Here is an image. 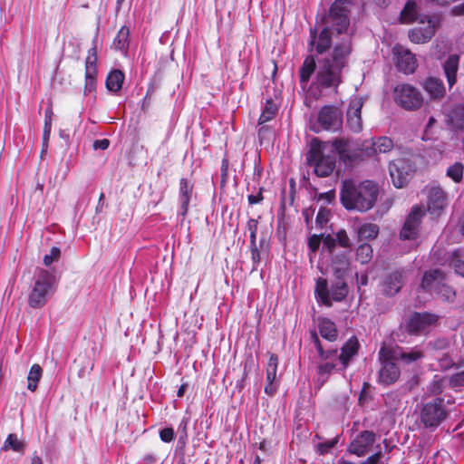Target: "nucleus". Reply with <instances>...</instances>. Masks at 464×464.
Segmentation results:
<instances>
[{
    "instance_id": "nucleus-1",
    "label": "nucleus",
    "mask_w": 464,
    "mask_h": 464,
    "mask_svg": "<svg viewBox=\"0 0 464 464\" xmlns=\"http://www.w3.org/2000/svg\"><path fill=\"white\" fill-rule=\"evenodd\" d=\"M310 52L299 71L300 86L304 92V102L307 108L305 140L306 151L304 153V169L303 174V186L310 189L314 200L319 201L317 194V182L319 179V72L315 73V56L319 54V41L316 36V27L310 31Z\"/></svg>"
},
{
    "instance_id": "nucleus-2",
    "label": "nucleus",
    "mask_w": 464,
    "mask_h": 464,
    "mask_svg": "<svg viewBox=\"0 0 464 464\" xmlns=\"http://www.w3.org/2000/svg\"><path fill=\"white\" fill-rule=\"evenodd\" d=\"M351 5L350 0H335L324 18V22L331 25L321 31V54L332 46L334 51L323 58L321 85L336 88L340 82L341 70L351 49L347 34Z\"/></svg>"
},
{
    "instance_id": "nucleus-3",
    "label": "nucleus",
    "mask_w": 464,
    "mask_h": 464,
    "mask_svg": "<svg viewBox=\"0 0 464 464\" xmlns=\"http://www.w3.org/2000/svg\"><path fill=\"white\" fill-rule=\"evenodd\" d=\"M378 194L377 185L370 180L360 183L345 180L341 190V201L348 210L365 212L374 206Z\"/></svg>"
},
{
    "instance_id": "nucleus-4",
    "label": "nucleus",
    "mask_w": 464,
    "mask_h": 464,
    "mask_svg": "<svg viewBox=\"0 0 464 464\" xmlns=\"http://www.w3.org/2000/svg\"><path fill=\"white\" fill-rule=\"evenodd\" d=\"M57 285L58 278L53 272L37 269L28 295L29 306L34 309L44 307L55 293Z\"/></svg>"
},
{
    "instance_id": "nucleus-5",
    "label": "nucleus",
    "mask_w": 464,
    "mask_h": 464,
    "mask_svg": "<svg viewBox=\"0 0 464 464\" xmlns=\"http://www.w3.org/2000/svg\"><path fill=\"white\" fill-rule=\"evenodd\" d=\"M396 359L393 357L392 349L385 345L379 351V362L381 367L378 372V382L382 385H391L396 382L401 375L399 367L396 365Z\"/></svg>"
},
{
    "instance_id": "nucleus-6",
    "label": "nucleus",
    "mask_w": 464,
    "mask_h": 464,
    "mask_svg": "<svg viewBox=\"0 0 464 464\" xmlns=\"http://www.w3.org/2000/svg\"><path fill=\"white\" fill-rule=\"evenodd\" d=\"M347 142L343 140H335L333 142H322L321 141V154L327 148H330L333 152L337 154L341 160L343 161H351L352 156L350 155L347 149ZM335 168V157L334 156H327L323 157L321 155V177L328 176L333 172Z\"/></svg>"
},
{
    "instance_id": "nucleus-7",
    "label": "nucleus",
    "mask_w": 464,
    "mask_h": 464,
    "mask_svg": "<svg viewBox=\"0 0 464 464\" xmlns=\"http://www.w3.org/2000/svg\"><path fill=\"white\" fill-rule=\"evenodd\" d=\"M395 102L408 111L419 109L423 102L421 92L411 84H398L393 91Z\"/></svg>"
},
{
    "instance_id": "nucleus-8",
    "label": "nucleus",
    "mask_w": 464,
    "mask_h": 464,
    "mask_svg": "<svg viewBox=\"0 0 464 464\" xmlns=\"http://www.w3.org/2000/svg\"><path fill=\"white\" fill-rule=\"evenodd\" d=\"M416 169L411 160L406 158L395 159L389 164V173L392 184L398 188L405 187L412 178Z\"/></svg>"
},
{
    "instance_id": "nucleus-9",
    "label": "nucleus",
    "mask_w": 464,
    "mask_h": 464,
    "mask_svg": "<svg viewBox=\"0 0 464 464\" xmlns=\"http://www.w3.org/2000/svg\"><path fill=\"white\" fill-rule=\"evenodd\" d=\"M448 412L442 399L424 403L420 412V421L425 428H436L446 418Z\"/></svg>"
},
{
    "instance_id": "nucleus-10",
    "label": "nucleus",
    "mask_w": 464,
    "mask_h": 464,
    "mask_svg": "<svg viewBox=\"0 0 464 464\" xmlns=\"http://www.w3.org/2000/svg\"><path fill=\"white\" fill-rule=\"evenodd\" d=\"M419 26L409 31V38L414 44L429 42L440 26V18L438 15L424 16L420 18Z\"/></svg>"
},
{
    "instance_id": "nucleus-11",
    "label": "nucleus",
    "mask_w": 464,
    "mask_h": 464,
    "mask_svg": "<svg viewBox=\"0 0 464 464\" xmlns=\"http://www.w3.org/2000/svg\"><path fill=\"white\" fill-rule=\"evenodd\" d=\"M343 126V112L336 106H324L321 109V128L336 131Z\"/></svg>"
},
{
    "instance_id": "nucleus-12",
    "label": "nucleus",
    "mask_w": 464,
    "mask_h": 464,
    "mask_svg": "<svg viewBox=\"0 0 464 464\" xmlns=\"http://www.w3.org/2000/svg\"><path fill=\"white\" fill-rule=\"evenodd\" d=\"M97 55L96 49L91 48L85 61V84L84 94L88 95L95 91L97 84Z\"/></svg>"
},
{
    "instance_id": "nucleus-13",
    "label": "nucleus",
    "mask_w": 464,
    "mask_h": 464,
    "mask_svg": "<svg viewBox=\"0 0 464 464\" xmlns=\"http://www.w3.org/2000/svg\"><path fill=\"white\" fill-rule=\"evenodd\" d=\"M326 282L321 279V303L330 306V298L340 302L345 298L348 293V287L343 278H337V282L333 285L330 292H325Z\"/></svg>"
},
{
    "instance_id": "nucleus-14",
    "label": "nucleus",
    "mask_w": 464,
    "mask_h": 464,
    "mask_svg": "<svg viewBox=\"0 0 464 464\" xmlns=\"http://www.w3.org/2000/svg\"><path fill=\"white\" fill-rule=\"evenodd\" d=\"M438 317L429 313H415L408 322L407 329L411 334H421L437 322Z\"/></svg>"
},
{
    "instance_id": "nucleus-15",
    "label": "nucleus",
    "mask_w": 464,
    "mask_h": 464,
    "mask_svg": "<svg viewBox=\"0 0 464 464\" xmlns=\"http://www.w3.org/2000/svg\"><path fill=\"white\" fill-rule=\"evenodd\" d=\"M395 63L399 71L405 74L414 72L417 68V60L415 55L408 49L402 46L394 48Z\"/></svg>"
},
{
    "instance_id": "nucleus-16",
    "label": "nucleus",
    "mask_w": 464,
    "mask_h": 464,
    "mask_svg": "<svg viewBox=\"0 0 464 464\" xmlns=\"http://www.w3.org/2000/svg\"><path fill=\"white\" fill-rule=\"evenodd\" d=\"M424 212L419 207H414L411 212L409 214L401 230V237L403 239H413L416 237L420 219Z\"/></svg>"
},
{
    "instance_id": "nucleus-17",
    "label": "nucleus",
    "mask_w": 464,
    "mask_h": 464,
    "mask_svg": "<svg viewBox=\"0 0 464 464\" xmlns=\"http://www.w3.org/2000/svg\"><path fill=\"white\" fill-rule=\"evenodd\" d=\"M362 104V99L359 97H355L350 102L347 111V125L353 132H359L362 129V121L361 117Z\"/></svg>"
},
{
    "instance_id": "nucleus-18",
    "label": "nucleus",
    "mask_w": 464,
    "mask_h": 464,
    "mask_svg": "<svg viewBox=\"0 0 464 464\" xmlns=\"http://www.w3.org/2000/svg\"><path fill=\"white\" fill-rule=\"evenodd\" d=\"M428 190V210L437 215L446 206V196L444 191L436 185L427 188Z\"/></svg>"
},
{
    "instance_id": "nucleus-19",
    "label": "nucleus",
    "mask_w": 464,
    "mask_h": 464,
    "mask_svg": "<svg viewBox=\"0 0 464 464\" xmlns=\"http://www.w3.org/2000/svg\"><path fill=\"white\" fill-rule=\"evenodd\" d=\"M277 366L278 357L276 354L271 353L266 367V384L265 386V392L268 395H274L278 387V382L276 381Z\"/></svg>"
},
{
    "instance_id": "nucleus-20",
    "label": "nucleus",
    "mask_w": 464,
    "mask_h": 464,
    "mask_svg": "<svg viewBox=\"0 0 464 464\" xmlns=\"http://www.w3.org/2000/svg\"><path fill=\"white\" fill-rule=\"evenodd\" d=\"M392 149L393 141L386 136H382L375 141L364 142L362 145V150L368 157H372L379 153H387Z\"/></svg>"
},
{
    "instance_id": "nucleus-21",
    "label": "nucleus",
    "mask_w": 464,
    "mask_h": 464,
    "mask_svg": "<svg viewBox=\"0 0 464 464\" xmlns=\"http://www.w3.org/2000/svg\"><path fill=\"white\" fill-rule=\"evenodd\" d=\"M375 440V434L372 431L365 430L357 436L351 443L349 450L351 453L359 457L363 456L370 446Z\"/></svg>"
},
{
    "instance_id": "nucleus-22",
    "label": "nucleus",
    "mask_w": 464,
    "mask_h": 464,
    "mask_svg": "<svg viewBox=\"0 0 464 464\" xmlns=\"http://www.w3.org/2000/svg\"><path fill=\"white\" fill-rule=\"evenodd\" d=\"M193 186L189 184V182L186 179H181L179 181V215H180L183 218L186 217L188 205L190 202L191 195H192Z\"/></svg>"
},
{
    "instance_id": "nucleus-23",
    "label": "nucleus",
    "mask_w": 464,
    "mask_h": 464,
    "mask_svg": "<svg viewBox=\"0 0 464 464\" xmlns=\"http://www.w3.org/2000/svg\"><path fill=\"white\" fill-rule=\"evenodd\" d=\"M445 279L444 274L439 269H432L425 272L421 281V287L424 290L434 291L436 287Z\"/></svg>"
},
{
    "instance_id": "nucleus-24",
    "label": "nucleus",
    "mask_w": 464,
    "mask_h": 464,
    "mask_svg": "<svg viewBox=\"0 0 464 464\" xmlns=\"http://www.w3.org/2000/svg\"><path fill=\"white\" fill-rule=\"evenodd\" d=\"M322 241L324 246L330 251L335 246L336 241L343 247L350 246V239L344 230L338 231L334 237L332 235L324 236V233H321V242Z\"/></svg>"
},
{
    "instance_id": "nucleus-25",
    "label": "nucleus",
    "mask_w": 464,
    "mask_h": 464,
    "mask_svg": "<svg viewBox=\"0 0 464 464\" xmlns=\"http://www.w3.org/2000/svg\"><path fill=\"white\" fill-rule=\"evenodd\" d=\"M422 86L431 99H440L445 95V87L440 79L429 77L425 80Z\"/></svg>"
},
{
    "instance_id": "nucleus-26",
    "label": "nucleus",
    "mask_w": 464,
    "mask_h": 464,
    "mask_svg": "<svg viewBox=\"0 0 464 464\" xmlns=\"http://www.w3.org/2000/svg\"><path fill=\"white\" fill-rule=\"evenodd\" d=\"M403 285V277L402 273L394 272L391 274L383 285V291L387 295H396Z\"/></svg>"
},
{
    "instance_id": "nucleus-27",
    "label": "nucleus",
    "mask_w": 464,
    "mask_h": 464,
    "mask_svg": "<svg viewBox=\"0 0 464 464\" xmlns=\"http://www.w3.org/2000/svg\"><path fill=\"white\" fill-rule=\"evenodd\" d=\"M459 58L458 55L453 54L447 58L443 63V69L450 87H452L456 82V75L459 68Z\"/></svg>"
},
{
    "instance_id": "nucleus-28",
    "label": "nucleus",
    "mask_w": 464,
    "mask_h": 464,
    "mask_svg": "<svg viewBox=\"0 0 464 464\" xmlns=\"http://www.w3.org/2000/svg\"><path fill=\"white\" fill-rule=\"evenodd\" d=\"M447 123L453 129H464V105H455L447 116Z\"/></svg>"
},
{
    "instance_id": "nucleus-29",
    "label": "nucleus",
    "mask_w": 464,
    "mask_h": 464,
    "mask_svg": "<svg viewBox=\"0 0 464 464\" xmlns=\"http://www.w3.org/2000/svg\"><path fill=\"white\" fill-rule=\"evenodd\" d=\"M358 347L359 343L355 338H350L342 347V352L338 358L344 367L348 364L349 360L357 353Z\"/></svg>"
},
{
    "instance_id": "nucleus-30",
    "label": "nucleus",
    "mask_w": 464,
    "mask_h": 464,
    "mask_svg": "<svg viewBox=\"0 0 464 464\" xmlns=\"http://www.w3.org/2000/svg\"><path fill=\"white\" fill-rule=\"evenodd\" d=\"M392 354L397 361L401 360L405 363H411L423 357L422 352L417 349H412L410 351H403L400 348L392 349Z\"/></svg>"
},
{
    "instance_id": "nucleus-31",
    "label": "nucleus",
    "mask_w": 464,
    "mask_h": 464,
    "mask_svg": "<svg viewBox=\"0 0 464 464\" xmlns=\"http://www.w3.org/2000/svg\"><path fill=\"white\" fill-rule=\"evenodd\" d=\"M124 73L120 70L111 71L106 79V87L110 92H119L124 81Z\"/></svg>"
},
{
    "instance_id": "nucleus-32",
    "label": "nucleus",
    "mask_w": 464,
    "mask_h": 464,
    "mask_svg": "<svg viewBox=\"0 0 464 464\" xmlns=\"http://www.w3.org/2000/svg\"><path fill=\"white\" fill-rule=\"evenodd\" d=\"M447 262L451 267H453L458 275L464 277L463 252L460 249H456L449 253Z\"/></svg>"
},
{
    "instance_id": "nucleus-33",
    "label": "nucleus",
    "mask_w": 464,
    "mask_h": 464,
    "mask_svg": "<svg viewBox=\"0 0 464 464\" xmlns=\"http://www.w3.org/2000/svg\"><path fill=\"white\" fill-rule=\"evenodd\" d=\"M424 14H418L416 4L413 2H408L404 6L401 14V19L403 23H420V18L424 17Z\"/></svg>"
},
{
    "instance_id": "nucleus-34",
    "label": "nucleus",
    "mask_w": 464,
    "mask_h": 464,
    "mask_svg": "<svg viewBox=\"0 0 464 464\" xmlns=\"http://www.w3.org/2000/svg\"><path fill=\"white\" fill-rule=\"evenodd\" d=\"M130 29L127 26H122L113 40V47L123 53H127L130 44Z\"/></svg>"
},
{
    "instance_id": "nucleus-35",
    "label": "nucleus",
    "mask_w": 464,
    "mask_h": 464,
    "mask_svg": "<svg viewBox=\"0 0 464 464\" xmlns=\"http://www.w3.org/2000/svg\"><path fill=\"white\" fill-rule=\"evenodd\" d=\"M321 337L329 342H334L338 337V331L334 322L328 319L321 320Z\"/></svg>"
},
{
    "instance_id": "nucleus-36",
    "label": "nucleus",
    "mask_w": 464,
    "mask_h": 464,
    "mask_svg": "<svg viewBox=\"0 0 464 464\" xmlns=\"http://www.w3.org/2000/svg\"><path fill=\"white\" fill-rule=\"evenodd\" d=\"M43 375V369L39 364H33L27 375V389L34 392Z\"/></svg>"
},
{
    "instance_id": "nucleus-37",
    "label": "nucleus",
    "mask_w": 464,
    "mask_h": 464,
    "mask_svg": "<svg viewBox=\"0 0 464 464\" xmlns=\"http://www.w3.org/2000/svg\"><path fill=\"white\" fill-rule=\"evenodd\" d=\"M308 256L311 266L319 268V260H316V251L319 248V235L312 234L308 237Z\"/></svg>"
},
{
    "instance_id": "nucleus-38",
    "label": "nucleus",
    "mask_w": 464,
    "mask_h": 464,
    "mask_svg": "<svg viewBox=\"0 0 464 464\" xmlns=\"http://www.w3.org/2000/svg\"><path fill=\"white\" fill-rule=\"evenodd\" d=\"M379 233V227L377 225L368 223L361 226L358 230V237L360 240L373 239Z\"/></svg>"
},
{
    "instance_id": "nucleus-39",
    "label": "nucleus",
    "mask_w": 464,
    "mask_h": 464,
    "mask_svg": "<svg viewBox=\"0 0 464 464\" xmlns=\"http://www.w3.org/2000/svg\"><path fill=\"white\" fill-rule=\"evenodd\" d=\"M277 111V106L272 100H267L258 120V125H263L274 119Z\"/></svg>"
},
{
    "instance_id": "nucleus-40",
    "label": "nucleus",
    "mask_w": 464,
    "mask_h": 464,
    "mask_svg": "<svg viewBox=\"0 0 464 464\" xmlns=\"http://www.w3.org/2000/svg\"><path fill=\"white\" fill-rule=\"evenodd\" d=\"M348 267L349 260L345 256H339L333 262V269L337 278H343Z\"/></svg>"
},
{
    "instance_id": "nucleus-41",
    "label": "nucleus",
    "mask_w": 464,
    "mask_h": 464,
    "mask_svg": "<svg viewBox=\"0 0 464 464\" xmlns=\"http://www.w3.org/2000/svg\"><path fill=\"white\" fill-rule=\"evenodd\" d=\"M435 293L443 300L453 302L456 297L455 290L443 283V281L436 287Z\"/></svg>"
},
{
    "instance_id": "nucleus-42",
    "label": "nucleus",
    "mask_w": 464,
    "mask_h": 464,
    "mask_svg": "<svg viewBox=\"0 0 464 464\" xmlns=\"http://www.w3.org/2000/svg\"><path fill=\"white\" fill-rule=\"evenodd\" d=\"M357 260L362 264H367L372 258V248L369 244L360 245L356 250Z\"/></svg>"
},
{
    "instance_id": "nucleus-43",
    "label": "nucleus",
    "mask_w": 464,
    "mask_h": 464,
    "mask_svg": "<svg viewBox=\"0 0 464 464\" xmlns=\"http://www.w3.org/2000/svg\"><path fill=\"white\" fill-rule=\"evenodd\" d=\"M384 401L385 405L392 412H396L397 411H399L401 405L399 395L394 392L387 393L384 396Z\"/></svg>"
},
{
    "instance_id": "nucleus-44",
    "label": "nucleus",
    "mask_w": 464,
    "mask_h": 464,
    "mask_svg": "<svg viewBox=\"0 0 464 464\" xmlns=\"http://www.w3.org/2000/svg\"><path fill=\"white\" fill-rule=\"evenodd\" d=\"M5 449H11L14 451L20 452L24 450L23 443L18 440L15 434H9L4 445Z\"/></svg>"
},
{
    "instance_id": "nucleus-45",
    "label": "nucleus",
    "mask_w": 464,
    "mask_h": 464,
    "mask_svg": "<svg viewBox=\"0 0 464 464\" xmlns=\"http://www.w3.org/2000/svg\"><path fill=\"white\" fill-rule=\"evenodd\" d=\"M463 169L464 168L461 163L456 162L448 169L447 175L455 182H459L462 179Z\"/></svg>"
},
{
    "instance_id": "nucleus-46",
    "label": "nucleus",
    "mask_w": 464,
    "mask_h": 464,
    "mask_svg": "<svg viewBox=\"0 0 464 464\" xmlns=\"http://www.w3.org/2000/svg\"><path fill=\"white\" fill-rule=\"evenodd\" d=\"M52 116H53V111L51 109H47L45 111V114H44V133H43V139H44V142H47L49 138H50V133H51V130H52Z\"/></svg>"
},
{
    "instance_id": "nucleus-47",
    "label": "nucleus",
    "mask_w": 464,
    "mask_h": 464,
    "mask_svg": "<svg viewBox=\"0 0 464 464\" xmlns=\"http://www.w3.org/2000/svg\"><path fill=\"white\" fill-rule=\"evenodd\" d=\"M60 256H61V250H60V248L57 247V246H53L50 249L49 254H46L44 256V264L46 266H50L53 262L58 261Z\"/></svg>"
},
{
    "instance_id": "nucleus-48",
    "label": "nucleus",
    "mask_w": 464,
    "mask_h": 464,
    "mask_svg": "<svg viewBox=\"0 0 464 464\" xmlns=\"http://www.w3.org/2000/svg\"><path fill=\"white\" fill-rule=\"evenodd\" d=\"M247 229L249 231L250 244L251 246H255L256 240L257 221L256 219H250L247 222Z\"/></svg>"
},
{
    "instance_id": "nucleus-49",
    "label": "nucleus",
    "mask_w": 464,
    "mask_h": 464,
    "mask_svg": "<svg viewBox=\"0 0 464 464\" xmlns=\"http://www.w3.org/2000/svg\"><path fill=\"white\" fill-rule=\"evenodd\" d=\"M449 383L452 388L464 386V371L453 374L450 378Z\"/></svg>"
},
{
    "instance_id": "nucleus-50",
    "label": "nucleus",
    "mask_w": 464,
    "mask_h": 464,
    "mask_svg": "<svg viewBox=\"0 0 464 464\" xmlns=\"http://www.w3.org/2000/svg\"><path fill=\"white\" fill-rule=\"evenodd\" d=\"M175 432L172 428H164L160 431V438L163 442L169 443L174 440Z\"/></svg>"
},
{
    "instance_id": "nucleus-51",
    "label": "nucleus",
    "mask_w": 464,
    "mask_h": 464,
    "mask_svg": "<svg viewBox=\"0 0 464 464\" xmlns=\"http://www.w3.org/2000/svg\"><path fill=\"white\" fill-rule=\"evenodd\" d=\"M443 379L439 377V376H435L434 377V380L432 381V382L430 383V392L432 393V394H440L442 392V382H443Z\"/></svg>"
},
{
    "instance_id": "nucleus-52",
    "label": "nucleus",
    "mask_w": 464,
    "mask_h": 464,
    "mask_svg": "<svg viewBox=\"0 0 464 464\" xmlns=\"http://www.w3.org/2000/svg\"><path fill=\"white\" fill-rule=\"evenodd\" d=\"M314 215V209L312 208H307L303 210V217L304 218L307 229L310 231L313 228L312 220Z\"/></svg>"
},
{
    "instance_id": "nucleus-53",
    "label": "nucleus",
    "mask_w": 464,
    "mask_h": 464,
    "mask_svg": "<svg viewBox=\"0 0 464 464\" xmlns=\"http://www.w3.org/2000/svg\"><path fill=\"white\" fill-rule=\"evenodd\" d=\"M339 436H335L334 439L321 442V454L328 452L332 448L335 446L338 441Z\"/></svg>"
},
{
    "instance_id": "nucleus-54",
    "label": "nucleus",
    "mask_w": 464,
    "mask_h": 464,
    "mask_svg": "<svg viewBox=\"0 0 464 464\" xmlns=\"http://www.w3.org/2000/svg\"><path fill=\"white\" fill-rule=\"evenodd\" d=\"M432 346L437 350H445L450 346V341L445 338L437 339L432 343Z\"/></svg>"
},
{
    "instance_id": "nucleus-55",
    "label": "nucleus",
    "mask_w": 464,
    "mask_h": 464,
    "mask_svg": "<svg viewBox=\"0 0 464 464\" xmlns=\"http://www.w3.org/2000/svg\"><path fill=\"white\" fill-rule=\"evenodd\" d=\"M326 201L327 203H332L335 200V191L334 189L328 190L326 192L321 193V201Z\"/></svg>"
},
{
    "instance_id": "nucleus-56",
    "label": "nucleus",
    "mask_w": 464,
    "mask_h": 464,
    "mask_svg": "<svg viewBox=\"0 0 464 464\" xmlns=\"http://www.w3.org/2000/svg\"><path fill=\"white\" fill-rule=\"evenodd\" d=\"M269 134H271L270 129L265 124L260 125V128L258 129V138L260 141L262 142L265 139H268Z\"/></svg>"
},
{
    "instance_id": "nucleus-57",
    "label": "nucleus",
    "mask_w": 464,
    "mask_h": 464,
    "mask_svg": "<svg viewBox=\"0 0 464 464\" xmlns=\"http://www.w3.org/2000/svg\"><path fill=\"white\" fill-rule=\"evenodd\" d=\"M110 145V141L107 139L97 140L93 143L95 150H106Z\"/></svg>"
},
{
    "instance_id": "nucleus-58",
    "label": "nucleus",
    "mask_w": 464,
    "mask_h": 464,
    "mask_svg": "<svg viewBox=\"0 0 464 464\" xmlns=\"http://www.w3.org/2000/svg\"><path fill=\"white\" fill-rule=\"evenodd\" d=\"M247 198L249 204L254 205L261 202L263 200V196L261 192H258L256 195H249Z\"/></svg>"
},
{
    "instance_id": "nucleus-59",
    "label": "nucleus",
    "mask_w": 464,
    "mask_h": 464,
    "mask_svg": "<svg viewBox=\"0 0 464 464\" xmlns=\"http://www.w3.org/2000/svg\"><path fill=\"white\" fill-rule=\"evenodd\" d=\"M381 457V453H375L369 458H367L361 464H377Z\"/></svg>"
},
{
    "instance_id": "nucleus-60",
    "label": "nucleus",
    "mask_w": 464,
    "mask_h": 464,
    "mask_svg": "<svg viewBox=\"0 0 464 464\" xmlns=\"http://www.w3.org/2000/svg\"><path fill=\"white\" fill-rule=\"evenodd\" d=\"M310 335H311V338L314 341L315 349L317 351H319V337H318V334H317V332H316L315 328H313V329L310 330Z\"/></svg>"
},
{
    "instance_id": "nucleus-61",
    "label": "nucleus",
    "mask_w": 464,
    "mask_h": 464,
    "mask_svg": "<svg viewBox=\"0 0 464 464\" xmlns=\"http://www.w3.org/2000/svg\"><path fill=\"white\" fill-rule=\"evenodd\" d=\"M334 367L335 364L333 362H325L324 365H321V376L324 372H330Z\"/></svg>"
},
{
    "instance_id": "nucleus-62",
    "label": "nucleus",
    "mask_w": 464,
    "mask_h": 464,
    "mask_svg": "<svg viewBox=\"0 0 464 464\" xmlns=\"http://www.w3.org/2000/svg\"><path fill=\"white\" fill-rule=\"evenodd\" d=\"M251 246H252V249H251L252 259L255 263H258L260 260V253L256 245Z\"/></svg>"
},
{
    "instance_id": "nucleus-63",
    "label": "nucleus",
    "mask_w": 464,
    "mask_h": 464,
    "mask_svg": "<svg viewBox=\"0 0 464 464\" xmlns=\"http://www.w3.org/2000/svg\"><path fill=\"white\" fill-rule=\"evenodd\" d=\"M440 365L444 368H450V366L454 365L452 360H450L447 356H443L440 359Z\"/></svg>"
},
{
    "instance_id": "nucleus-64",
    "label": "nucleus",
    "mask_w": 464,
    "mask_h": 464,
    "mask_svg": "<svg viewBox=\"0 0 464 464\" xmlns=\"http://www.w3.org/2000/svg\"><path fill=\"white\" fill-rule=\"evenodd\" d=\"M453 13L456 14V15H464V3L455 6L453 8Z\"/></svg>"
}]
</instances>
